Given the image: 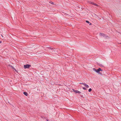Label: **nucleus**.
Masks as SVG:
<instances>
[{"mask_svg":"<svg viewBox=\"0 0 121 121\" xmlns=\"http://www.w3.org/2000/svg\"><path fill=\"white\" fill-rule=\"evenodd\" d=\"M102 71V70L101 68H99L98 69H96V72L99 74H101V73H100L99 72V71Z\"/></svg>","mask_w":121,"mask_h":121,"instance_id":"f03ea898","label":"nucleus"},{"mask_svg":"<svg viewBox=\"0 0 121 121\" xmlns=\"http://www.w3.org/2000/svg\"><path fill=\"white\" fill-rule=\"evenodd\" d=\"M50 3L51 4H54V3L53 2H50Z\"/></svg>","mask_w":121,"mask_h":121,"instance_id":"f8f14e48","label":"nucleus"},{"mask_svg":"<svg viewBox=\"0 0 121 121\" xmlns=\"http://www.w3.org/2000/svg\"><path fill=\"white\" fill-rule=\"evenodd\" d=\"M9 67H11V68H12L13 69H14L15 70H16V69H14V67H13L12 66L10 65H9Z\"/></svg>","mask_w":121,"mask_h":121,"instance_id":"1a4fd4ad","label":"nucleus"},{"mask_svg":"<svg viewBox=\"0 0 121 121\" xmlns=\"http://www.w3.org/2000/svg\"><path fill=\"white\" fill-rule=\"evenodd\" d=\"M83 89L85 90H86V88H85L84 87H83Z\"/></svg>","mask_w":121,"mask_h":121,"instance_id":"4468645a","label":"nucleus"},{"mask_svg":"<svg viewBox=\"0 0 121 121\" xmlns=\"http://www.w3.org/2000/svg\"><path fill=\"white\" fill-rule=\"evenodd\" d=\"M90 25H91V23H90Z\"/></svg>","mask_w":121,"mask_h":121,"instance_id":"a211bd4d","label":"nucleus"},{"mask_svg":"<svg viewBox=\"0 0 121 121\" xmlns=\"http://www.w3.org/2000/svg\"><path fill=\"white\" fill-rule=\"evenodd\" d=\"M88 3H89V4H92L94 5H96L97 6H98V5H97V4L94 3H93V2H90V1H88Z\"/></svg>","mask_w":121,"mask_h":121,"instance_id":"20e7f679","label":"nucleus"},{"mask_svg":"<svg viewBox=\"0 0 121 121\" xmlns=\"http://www.w3.org/2000/svg\"><path fill=\"white\" fill-rule=\"evenodd\" d=\"M1 43V41H0V43Z\"/></svg>","mask_w":121,"mask_h":121,"instance_id":"f3484780","label":"nucleus"},{"mask_svg":"<svg viewBox=\"0 0 121 121\" xmlns=\"http://www.w3.org/2000/svg\"><path fill=\"white\" fill-rule=\"evenodd\" d=\"M86 22L87 23H90L89 22V21H86Z\"/></svg>","mask_w":121,"mask_h":121,"instance_id":"ddd939ff","label":"nucleus"},{"mask_svg":"<svg viewBox=\"0 0 121 121\" xmlns=\"http://www.w3.org/2000/svg\"><path fill=\"white\" fill-rule=\"evenodd\" d=\"M93 71L96 72V69L95 68H93Z\"/></svg>","mask_w":121,"mask_h":121,"instance_id":"9b49d317","label":"nucleus"},{"mask_svg":"<svg viewBox=\"0 0 121 121\" xmlns=\"http://www.w3.org/2000/svg\"><path fill=\"white\" fill-rule=\"evenodd\" d=\"M80 84H82L84 85V84L85 83H80Z\"/></svg>","mask_w":121,"mask_h":121,"instance_id":"2eb2a0df","label":"nucleus"},{"mask_svg":"<svg viewBox=\"0 0 121 121\" xmlns=\"http://www.w3.org/2000/svg\"><path fill=\"white\" fill-rule=\"evenodd\" d=\"M84 85L86 87V88H88L89 87V86L86 84L85 83L84 84Z\"/></svg>","mask_w":121,"mask_h":121,"instance_id":"423d86ee","label":"nucleus"},{"mask_svg":"<svg viewBox=\"0 0 121 121\" xmlns=\"http://www.w3.org/2000/svg\"><path fill=\"white\" fill-rule=\"evenodd\" d=\"M92 90V89L91 88L89 89L88 90V91L89 92H91Z\"/></svg>","mask_w":121,"mask_h":121,"instance_id":"9d476101","label":"nucleus"},{"mask_svg":"<svg viewBox=\"0 0 121 121\" xmlns=\"http://www.w3.org/2000/svg\"><path fill=\"white\" fill-rule=\"evenodd\" d=\"M49 48L51 50V51L50 52H57V50L55 49H53L52 48Z\"/></svg>","mask_w":121,"mask_h":121,"instance_id":"f257e3e1","label":"nucleus"},{"mask_svg":"<svg viewBox=\"0 0 121 121\" xmlns=\"http://www.w3.org/2000/svg\"><path fill=\"white\" fill-rule=\"evenodd\" d=\"M31 66V65L29 64H27L26 65H24V68H29Z\"/></svg>","mask_w":121,"mask_h":121,"instance_id":"7ed1b4c3","label":"nucleus"},{"mask_svg":"<svg viewBox=\"0 0 121 121\" xmlns=\"http://www.w3.org/2000/svg\"><path fill=\"white\" fill-rule=\"evenodd\" d=\"M1 35V36H2V37H3L2 35Z\"/></svg>","mask_w":121,"mask_h":121,"instance_id":"6ab92c4d","label":"nucleus"},{"mask_svg":"<svg viewBox=\"0 0 121 121\" xmlns=\"http://www.w3.org/2000/svg\"><path fill=\"white\" fill-rule=\"evenodd\" d=\"M74 91L75 92V93H81V92L79 91H78V90H75Z\"/></svg>","mask_w":121,"mask_h":121,"instance_id":"0eeeda50","label":"nucleus"},{"mask_svg":"<svg viewBox=\"0 0 121 121\" xmlns=\"http://www.w3.org/2000/svg\"><path fill=\"white\" fill-rule=\"evenodd\" d=\"M99 35L101 37H104L105 36V35L103 33H99Z\"/></svg>","mask_w":121,"mask_h":121,"instance_id":"39448f33","label":"nucleus"},{"mask_svg":"<svg viewBox=\"0 0 121 121\" xmlns=\"http://www.w3.org/2000/svg\"><path fill=\"white\" fill-rule=\"evenodd\" d=\"M23 94L26 96H27L28 95V93L26 92H23Z\"/></svg>","mask_w":121,"mask_h":121,"instance_id":"6e6552de","label":"nucleus"},{"mask_svg":"<svg viewBox=\"0 0 121 121\" xmlns=\"http://www.w3.org/2000/svg\"><path fill=\"white\" fill-rule=\"evenodd\" d=\"M100 65L101 66H102V67H103V66L102 65Z\"/></svg>","mask_w":121,"mask_h":121,"instance_id":"dca6fc26","label":"nucleus"}]
</instances>
